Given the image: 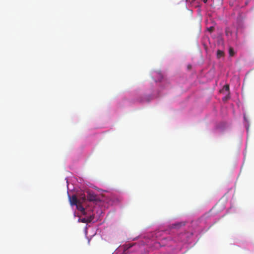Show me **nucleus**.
I'll list each match as a JSON object with an SVG mask.
<instances>
[{"mask_svg":"<svg viewBox=\"0 0 254 254\" xmlns=\"http://www.w3.org/2000/svg\"><path fill=\"white\" fill-rule=\"evenodd\" d=\"M87 199L91 202L100 201L98 196L96 195L93 191L88 190L87 191Z\"/></svg>","mask_w":254,"mask_h":254,"instance_id":"obj_1","label":"nucleus"},{"mask_svg":"<svg viewBox=\"0 0 254 254\" xmlns=\"http://www.w3.org/2000/svg\"><path fill=\"white\" fill-rule=\"evenodd\" d=\"M69 201L71 206L76 205L77 204L80 200H78L76 195H72L71 196H68Z\"/></svg>","mask_w":254,"mask_h":254,"instance_id":"obj_2","label":"nucleus"},{"mask_svg":"<svg viewBox=\"0 0 254 254\" xmlns=\"http://www.w3.org/2000/svg\"><path fill=\"white\" fill-rule=\"evenodd\" d=\"M82 202L79 201V202L76 205V208L78 209V210L80 211L83 215H85V209L83 207V206L81 204Z\"/></svg>","mask_w":254,"mask_h":254,"instance_id":"obj_3","label":"nucleus"},{"mask_svg":"<svg viewBox=\"0 0 254 254\" xmlns=\"http://www.w3.org/2000/svg\"><path fill=\"white\" fill-rule=\"evenodd\" d=\"M224 55V53L223 51L218 50L217 51V58L218 59H220L221 58L223 57Z\"/></svg>","mask_w":254,"mask_h":254,"instance_id":"obj_4","label":"nucleus"},{"mask_svg":"<svg viewBox=\"0 0 254 254\" xmlns=\"http://www.w3.org/2000/svg\"><path fill=\"white\" fill-rule=\"evenodd\" d=\"M86 197L87 196H86V195L84 194H81V196H80V198L79 200H80V202H82V203L86 200Z\"/></svg>","mask_w":254,"mask_h":254,"instance_id":"obj_5","label":"nucleus"},{"mask_svg":"<svg viewBox=\"0 0 254 254\" xmlns=\"http://www.w3.org/2000/svg\"><path fill=\"white\" fill-rule=\"evenodd\" d=\"M225 34L227 36H229V35H232V32L230 31L229 28L227 27L225 29Z\"/></svg>","mask_w":254,"mask_h":254,"instance_id":"obj_6","label":"nucleus"},{"mask_svg":"<svg viewBox=\"0 0 254 254\" xmlns=\"http://www.w3.org/2000/svg\"><path fill=\"white\" fill-rule=\"evenodd\" d=\"M229 52L230 56H233L234 55V51L232 48H229Z\"/></svg>","mask_w":254,"mask_h":254,"instance_id":"obj_7","label":"nucleus"},{"mask_svg":"<svg viewBox=\"0 0 254 254\" xmlns=\"http://www.w3.org/2000/svg\"><path fill=\"white\" fill-rule=\"evenodd\" d=\"M88 219V222L90 223L94 218V215H90L89 217L87 218Z\"/></svg>","mask_w":254,"mask_h":254,"instance_id":"obj_8","label":"nucleus"},{"mask_svg":"<svg viewBox=\"0 0 254 254\" xmlns=\"http://www.w3.org/2000/svg\"><path fill=\"white\" fill-rule=\"evenodd\" d=\"M81 221L83 223H89L88 222V219L86 218H83L81 220Z\"/></svg>","mask_w":254,"mask_h":254,"instance_id":"obj_9","label":"nucleus"},{"mask_svg":"<svg viewBox=\"0 0 254 254\" xmlns=\"http://www.w3.org/2000/svg\"><path fill=\"white\" fill-rule=\"evenodd\" d=\"M224 88L226 90H228L229 89V85H225Z\"/></svg>","mask_w":254,"mask_h":254,"instance_id":"obj_10","label":"nucleus"},{"mask_svg":"<svg viewBox=\"0 0 254 254\" xmlns=\"http://www.w3.org/2000/svg\"><path fill=\"white\" fill-rule=\"evenodd\" d=\"M214 27H210L209 28H208V30L210 32H212L214 30Z\"/></svg>","mask_w":254,"mask_h":254,"instance_id":"obj_11","label":"nucleus"},{"mask_svg":"<svg viewBox=\"0 0 254 254\" xmlns=\"http://www.w3.org/2000/svg\"><path fill=\"white\" fill-rule=\"evenodd\" d=\"M181 225V224H176L174 225V227H177L178 226H180Z\"/></svg>","mask_w":254,"mask_h":254,"instance_id":"obj_12","label":"nucleus"},{"mask_svg":"<svg viewBox=\"0 0 254 254\" xmlns=\"http://www.w3.org/2000/svg\"><path fill=\"white\" fill-rule=\"evenodd\" d=\"M207 0H204V2H205H205H207Z\"/></svg>","mask_w":254,"mask_h":254,"instance_id":"obj_13","label":"nucleus"},{"mask_svg":"<svg viewBox=\"0 0 254 254\" xmlns=\"http://www.w3.org/2000/svg\"><path fill=\"white\" fill-rule=\"evenodd\" d=\"M190 67H191V66H190V65H189L188 66V68H190Z\"/></svg>","mask_w":254,"mask_h":254,"instance_id":"obj_14","label":"nucleus"}]
</instances>
